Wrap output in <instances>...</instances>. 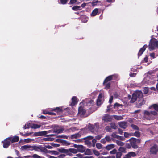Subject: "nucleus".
Listing matches in <instances>:
<instances>
[{"mask_svg":"<svg viewBox=\"0 0 158 158\" xmlns=\"http://www.w3.org/2000/svg\"><path fill=\"white\" fill-rule=\"evenodd\" d=\"M144 114L145 117L148 120L154 119L155 118L154 116L157 115V113L155 111L150 112L145 111Z\"/></svg>","mask_w":158,"mask_h":158,"instance_id":"1","label":"nucleus"},{"mask_svg":"<svg viewBox=\"0 0 158 158\" xmlns=\"http://www.w3.org/2000/svg\"><path fill=\"white\" fill-rule=\"evenodd\" d=\"M156 48H158V41L156 39H151L149 45V49L152 51L155 49Z\"/></svg>","mask_w":158,"mask_h":158,"instance_id":"2","label":"nucleus"},{"mask_svg":"<svg viewBox=\"0 0 158 158\" xmlns=\"http://www.w3.org/2000/svg\"><path fill=\"white\" fill-rule=\"evenodd\" d=\"M34 150L35 151L38 152H47L48 150L44 147H43L41 145L37 146L36 145H33L31 146V148L30 151Z\"/></svg>","mask_w":158,"mask_h":158,"instance_id":"3","label":"nucleus"},{"mask_svg":"<svg viewBox=\"0 0 158 158\" xmlns=\"http://www.w3.org/2000/svg\"><path fill=\"white\" fill-rule=\"evenodd\" d=\"M129 141L130 142V144L132 147L134 148H137L138 146L137 144L139 143L140 140L139 139H136L134 138H131Z\"/></svg>","mask_w":158,"mask_h":158,"instance_id":"4","label":"nucleus"},{"mask_svg":"<svg viewBox=\"0 0 158 158\" xmlns=\"http://www.w3.org/2000/svg\"><path fill=\"white\" fill-rule=\"evenodd\" d=\"M158 151V148L156 145H154L150 148V152L151 154H156Z\"/></svg>","mask_w":158,"mask_h":158,"instance_id":"5","label":"nucleus"},{"mask_svg":"<svg viewBox=\"0 0 158 158\" xmlns=\"http://www.w3.org/2000/svg\"><path fill=\"white\" fill-rule=\"evenodd\" d=\"M50 131H40L39 132H35L34 134V135L35 136H43L47 134L48 133L50 132Z\"/></svg>","mask_w":158,"mask_h":158,"instance_id":"6","label":"nucleus"},{"mask_svg":"<svg viewBox=\"0 0 158 158\" xmlns=\"http://www.w3.org/2000/svg\"><path fill=\"white\" fill-rule=\"evenodd\" d=\"M11 141L10 138H8L5 140L3 144V147L5 148H7L9 146Z\"/></svg>","mask_w":158,"mask_h":158,"instance_id":"7","label":"nucleus"},{"mask_svg":"<svg viewBox=\"0 0 158 158\" xmlns=\"http://www.w3.org/2000/svg\"><path fill=\"white\" fill-rule=\"evenodd\" d=\"M84 102L85 103H86L88 106L92 105L94 103V101L90 98L87 99L85 100Z\"/></svg>","mask_w":158,"mask_h":158,"instance_id":"8","label":"nucleus"},{"mask_svg":"<svg viewBox=\"0 0 158 158\" xmlns=\"http://www.w3.org/2000/svg\"><path fill=\"white\" fill-rule=\"evenodd\" d=\"M112 119L111 116L107 114H105L102 118V119L106 122L111 121Z\"/></svg>","mask_w":158,"mask_h":158,"instance_id":"9","label":"nucleus"},{"mask_svg":"<svg viewBox=\"0 0 158 158\" xmlns=\"http://www.w3.org/2000/svg\"><path fill=\"white\" fill-rule=\"evenodd\" d=\"M118 124L120 127L124 129L126 128L127 127V123L124 121L119 122Z\"/></svg>","mask_w":158,"mask_h":158,"instance_id":"10","label":"nucleus"},{"mask_svg":"<svg viewBox=\"0 0 158 158\" xmlns=\"http://www.w3.org/2000/svg\"><path fill=\"white\" fill-rule=\"evenodd\" d=\"M96 126L90 123L89 124L87 128L92 132H94L95 128Z\"/></svg>","mask_w":158,"mask_h":158,"instance_id":"11","label":"nucleus"},{"mask_svg":"<svg viewBox=\"0 0 158 158\" xmlns=\"http://www.w3.org/2000/svg\"><path fill=\"white\" fill-rule=\"evenodd\" d=\"M145 102V100H144L143 98H141L138 100L137 105L138 107H139L144 104Z\"/></svg>","mask_w":158,"mask_h":158,"instance_id":"12","label":"nucleus"},{"mask_svg":"<svg viewBox=\"0 0 158 158\" xmlns=\"http://www.w3.org/2000/svg\"><path fill=\"white\" fill-rule=\"evenodd\" d=\"M135 93L137 97V98H138L139 99L143 98H142L143 97V95L141 91H135Z\"/></svg>","mask_w":158,"mask_h":158,"instance_id":"13","label":"nucleus"},{"mask_svg":"<svg viewBox=\"0 0 158 158\" xmlns=\"http://www.w3.org/2000/svg\"><path fill=\"white\" fill-rule=\"evenodd\" d=\"M147 47V45H144L143 47H142L140 49L138 53V56H140L143 54V52L145 50Z\"/></svg>","mask_w":158,"mask_h":158,"instance_id":"14","label":"nucleus"},{"mask_svg":"<svg viewBox=\"0 0 158 158\" xmlns=\"http://www.w3.org/2000/svg\"><path fill=\"white\" fill-rule=\"evenodd\" d=\"M72 102L71 103V105L73 106L77 102V98L75 96H73L72 99Z\"/></svg>","mask_w":158,"mask_h":158,"instance_id":"15","label":"nucleus"},{"mask_svg":"<svg viewBox=\"0 0 158 158\" xmlns=\"http://www.w3.org/2000/svg\"><path fill=\"white\" fill-rule=\"evenodd\" d=\"M137 97L135 93H134L132 95V98L130 102L131 103H133L135 102L137 100Z\"/></svg>","mask_w":158,"mask_h":158,"instance_id":"16","label":"nucleus"},{"mask_svg":"<svg viewBox=\"0 0 158 158\" xmlns=\"http://www.w3.org/2000/svg\"><path fill=\"white\" fill-rule=\"evenodd\" d=\"M86 112V110L83 109L81 107H79L78 110V113L81 116L84 115Z\"/></svg>","mask_w":158,"mask_h":158,"instance_id":"17","label":"nucleus"},{"mask_svg":"<svg viewBox=\"0 0 158 158\" xmlns=\"http://www.w3.org/2000/svg\"><path fill=\"white\" fill-rule=\"evenodd\" d=\"M115 147L114 144H111L107 145L105 147L106 149L108 150H110Z\"/></svg>","mask_w":158,"mask_h":158,"instance_id":"18","label":"nucleus"},{"mask_svg":"<svg viewBox=\"0 0 158 158\" xmlns=\"http://www.w3.org/2000/svg\"><path fill=\"white\" fill-rule=\"evenodd\" d=\"M77 150L79 152L83 153L85 151V149L83 146L82 145H80Z\"/></svg>","mask_w":158,"mask_h":158,"instance_id":"19","label":"nucleus"},{"mask_svg":"<svg viewBox=\"0 0 158 158\" xmlns=\"http://www.w3.org/2000/svg\"><path fill=\"white\" fill-rule=\"evenodd\" d=\"M113 76H114V75H112L109 76L107 77L104 81L103 84H104L105 83L111 80L112 79Z\"/></svg>","mask_w":158,"mask_h":158,"instance_id":"20","label":"nucleus"},{"mask_svg":"<svg viewBox=\"0 0 158 158\" xmlns=\"http://www.w3.org/2000/svg\"><path fill=\"white\" fill-rule=\"evenodd\" d=\"M127 156H128L130 158L135 157L136 156L135 153L134 152H129L127 154Z\"/></svg>","mask_w":158,"mask_h":158,"instance_id":"21","label":"nucleus"},{"mask_svg":"<svg viewBox=\"0 0 158 158\" xmlns=\"http://www.w3.org/2000/svg\"><path fill=\"white\" fill-rule=\"evenodd\" d=\"M31 148V146L30 145H24L21 147V148L22 150H30Z\"/></svg>","mask_w":158,"mask_h":158,"instance_id":"22","label":"nucleus"},{"mask_svg":"<svg viewBox=\"0 0 158 158\" xmlns=\"http://www.w3.org/2000/svg\"><path fill=\"white\" fill-rule=\"evenodd\" d=\"M84 152V154L85 155H91L92 154L91 150L89 149H87L86 151L85 150Z\"/></svg>","mask_w":158,"mask_h":158,"instance_id":"23","label":"nucleus"},{"mask_svg":"<svg viewBox=\"0 0 158 158\" xmlns=\"http://www.w3.org/2000/svg\"><path fill=\"white\" fill-rule=\"evenodd\" d=\"M98 12V9L97 8L93 10L91 14V16H94L97 14Z\"/></svg>","mask_w":158,"mask_h":158,"instance_id":"24","label":"nucleus"},{"mask_svg":"<svg viewBox=\"0 0 158 158\" xmlns=\"http://www.w3.org/2000/svg\"><path fill=\"white\" fill-rule=\"evenodd\" d=\"M81 135L79 133H76L74 135H71V137L72 138H77L80 137Z\"/></svg>","mask_w":158,"mask_h":158,"instance_id":"25","label":"nucleus"},{"mask_svg":"<svg viewBox=\"0 0 158 158\" xmlns=\"http://www.w3.org/2000/svg\"><path fill=\"white\" fill-rule=\"evenodd\" d=\"M40 127L41 125H40L33 124L31 126V127L32 128L37 129L40 128Z\"/></svg>","mask_w":158,"mask_h":158,"instance_id":"26","label":"nucleus"},{"mask_svg":"<svg viewBox=\"0 0 158 158\" xmlns=\"http://www.w3.org/2000/svg\"><path fill=\"white\" fill-rule=\"evenodd\" d=\"M114 118L117 120H121L123 119V117L121 116H117L116 115H114L112 116Z\"/></svg>","mask_w":158,"mask_h":158,"instance_id":"27","label":"nucleus"},{"mask_svg":"<svg viewBox=\"0 0 158 158\" xmlns=\"http://www.w3.org/2000/svg\"><path fill=\"white\" fill-rule=\"evenodd\" d=\"M130 136H133V133H128L125 132L124 133V136L125 138H128Z\"/></svg>","mask_w":158,"mask_h":158,"instance_id":"28","label":"nucleus"},{"mask_svg":"<svg viewBox=\"0 0 158 158\" xmlns=\"http://www.w3.org/2000/svg\"><path fill=\"white\" fill-rule=\"evenodd\" d=\"M69 151L71 152V153L76 154L78 152L77 150L74 148H69Z\"/></svg>","mask_w":158,"mask_h":158,"instance_id":"29","label":"nucleus"},{"mask_svg":"<svg viewBox=\"0 0 158 158\" xmlns=\"http://www.w3.org/2000/svg\"><path fill=\"white\" fill-rule=\"evenodd\" d=\"M116 142L117 144L118 145L120 146H123L124 145V143L120 141L116 140Z\"/></svg>","mask_w":158,"mask_h":158,"instance_id":"30","label":"nucleus"},{"mask_svg":"<svg viewBox=\"0 0 158 158\" xmlns=\"http://www.w3.org/2000/svg\"><path fill=\"white\" fill-rule=\"evenodd\" d=\"M52 110L53 111H56L57 112H61L62 110L60 107H56L55 108L52 109Z\"/></svg>","mask_w":158,"mask_h":158,"instance_id":"31","label":"nucleus"},{"mask_svg":"<svg viewBox=\"0 0 158 158\" xmlns=\"http://www.w3.org/2000/svg\"><path fill=\"white\" fill-rule=\"evenodd\" d=\"M64 130L63 128H60L57 130L56 131H53L54 133H57L58 134L62 133Z\"/></svg>","mask_w":158,"mask_h":158,"instance_id":"32","label":"nucleus"},{"mask_svg":"<svg viewBox=\"0 0 158 158\" xmlns=\"http://www.w3.org/2000/svg\"><path fill=\"white\" fill-rule=\"evenodd\" d=\"M19 140V138L18 136L14 137L11 140L12 143L18 142Z\"/></svg>","mask_w":158,"mask_h":158,"instance_id":"33","label":"nucleus"},{"mask_svg":"<svg viewBox=\"0 0 158 158\" xmlns=\"http://www.w3.org/2000/svg\"><path fill=\"white\" fill-rule=\"evenodd\" d=\"M119 150L121 152L126 153V148L123 147H120L119 148Z\"/></svg>","mask_w":158,"mask_h":158,"instance_id":"34","label":"nucleus"},{"mask_svg":"<svg viewBox=\"0 0 158 158\" xmlns=\"http://www.w3.org/2000/svg\"><path fill=\"white\" fill-rule=\"evenodd\" d=\"M131 127L133 129L135 130L138 131L139 130V128L136 125L134 124H132L131 125Z\"/></svg>","mask_w":158,"mask_h":158,"instance_id":"35","label":"nucleus"},{"mask_svg":"<svg viewBox=\"0 0 158 158\" xmlns=\"http://www.w3.org/2000/svg\"><path fill=\"white\" fill-rule=\"evenodd\" d=\"M118 135H116V132H113L112 133L111 135V136L112 137V139H113V138H117V139L118 137Z\"/></svg>","mask_w":158,"mask_h":158,"instance_id":"36","label":"nucleus"},{"mask_svg":"<svg viewBox=\"0 0 158 158\" xmlns=\"http://www.w3.org/2000/svg\"><path fill=\"white\" fill-rule=\"evenodd\" d=\"M93 152L94 154L97 156H99L100 154V153H99L98 151L96 150H93Z\"/></svg>","mask_w":158,"mask_h":158,"instance_id":"37","label":"nucleus"},{"mask_svg":"<svg viewBox=\"0 0 158 158\" xmlns=\"http://www.w3.org/2000/svg\"><path fill=\"white\" fill-rule=\"evenodd\" d=\"M80 6H76L72 7V9L74 10H80Z\"/></svg>","mask_w":158,"mask_h":158,"instance_id":"38","label":"nucleus"},{"mask_svg":"<svg viewBox=\"0 0 158 158\" xmlns=\"http://www.w3.org/2000/svg\"><path fill=\"white\" fill-rule=\"evenodd\" d=\"M105 138L106 141L109 142H111L112 139V138H111V137L108 135L106 136Z\"/></svg>","mask_w":158,"mask_h":158,"instance_id":"39","label":"nucleus"},{"mask_svg":"<svg viewBox=\"0 0 158 158\" xmlns=\"http://www.w3.org/2000/svg\"><path fill=\"white\" fill-rule=\"evenodd\" d=\"M105 129L107 132H111L112 131L111 128L109 126H106Z\"/></svg>","mask_w":158,"mask_h":158,"instance_id":"40","label":"nucleus"},{"mask_svg":"<svg viewBox=\"0 0 158 158\" xmlns=\"http://www.w3.org/2000/svg\"><path fill=\"white\" fill-rule=\"evenodd\" d=\"M62 143L65 146L69 145L70 144V143L68 142L67 141H66L64 140H63Z\"/></svg>","mask_w":158,"mask_h":158,"instance_id":"41","label":"nucleus"},{"mask_svg":"<svg viewBox=\"0 0 158 158\" xmlns=\"http://www.w3.org/2000/svg\"><path fill=\"white\" fill-rule=\"evenodd\" d=\"M133 136H135L137 137H139L140 136V133L139 131H136L134 133H133Z\"/></svg>","mask_w":158,"mask_h":158,"instance_id":"42","label":"nucleus"},{"mask_svg":"<svg viewBox=\"0 0 158 158\" xmlns=\"http://www.w3.org/2000/svg\"><path fill=\"white\" fill-rule=\"evenodd\" d=\"M96 148L98 149H101L102 147V145L99 143H98L96 144Z\"/></svg>","mask_w":158,"mask_h":158,"instance_id":"43","label":"nucleus"},{"mask_svg":"<svg viewBox=\"0 0 158 158\" xmlns=\"http://www.w3.org/2000/svg\"><path fill=\"white\" fill-rule=\"evenodd\" d=\"M111 127L114 129H116L117 128V126L114 123H112L110 124Z\"/></svg>","mask_w":158,"mask_h":158,"instance_id":"44","label":"nucleus"},{"mask_svg":"<svg viewBox=\"0 0 158 158\" xmlns=\"http://www.w3.org/2000/svg\"><path fill=\"white\" fill-rule=\"evenodd\" d=\"M49 152H48L49 153H51L52 154H54V155H58V152L55 151H49Z\"/></svg>","mask_w":158,"mask_h":158,"instance_id":"45","label":"nucleus"},{"mask_svg":"<svg viewBox=\"0 0 158 158\" xmlns=\"http://www.w3.org/2000/svg\"><path fill=\"white\" fill-rule=\"evenodd\" d=\"M100 98H98L97 100V104L98 106L100 105L102 103L103 101L101 100H100Z\"/></svg>","mask_w":158,"mask_h":158,"instance_id":"46","label":"nucleus"},{"mask_svg":"<svg viewBox=\"0 0 158 158\" xmlns=\"http://www.w3.org/2000/svg\"><path fill=\"white\" fill-rule=\"evenodd\" d=\"M32 157L34 158H42V157L39 156L36 154H34L32 156Z\"/></svg>","mask_w":158,"mask_h":158,"instance_id":"47","label":"nucleus"},{"mask_svg":"<svg viewBox=\"0 0 158 158\" xmlns=\"http://www.w3.org/2000/svg\"><path fill=\"white\" fill-rule=\"evenodd\" d=\"M122 153L120 152H118L116 154V158H121Z\"/></svg>","mask_w":158,"mask_h":158,"instance_id":"48","label":"nucleus"},{"mask_svg":"<svg viewBox=\"0 0 158 158\" xmlns=\"http://www.w3.org/2000/svg\"><path fill=\"white\" fill-rule=\"evenodd\" d=\"M103 95L102 94L100 93L99 95L98 98H100V100H101L102 101H103Z\"/></svg>","mask_w":158,"mask_h":158,"instance_id":"49","label":"nucleus"},{"mask_svg":"<svg viewBox=\"0 0 158 158\" xmlns=\"http://www.w3.org/2000/svg\"><path fill=\"white\" fill-rule=\"evenodd\" d=\"M30 126V123H27L23 127V128L24 129H26L27 128H29Z\"/></svg>","mask_w":158,"mask_h":158,"instance_id":"50","label":"nucleus"},{"mask_svg":"<svg viewBox=\"0 0 158 158\" xmlns=\"http://www.w3.org/2000/svg\"><path fill=\"white\" fill-rule=\"evenodd\" d=\"M32 133H33L32 132H27L23 135H22V136H28L29 135H31Z\"/></svg>","mask_w":158,"mask_h":158,"instance_id":"51","label":"nucleus"},{"mask_svg":"<svg viewBox=\"0 0 158 158\" xmlns=\"http://www.w3.org/2000/svg\"><path fill=\"white\" fill-rule=\"evenodd\" d=\"M87 19L88 18L85 16L83 17L82 18V21L84 23L86 22L87 21Z\"/></svg>","mask_w":158,"mask_h":158,"instance_id":"52","label":"nucleus"},{"mask_svg":"<svg viewBox=\"0 0 158 158\" xmlns=\"http://www.w3.org/2000/svg\"><path fill=\"white\" fill-rule=\"evenodd\" d=\"M154 109L156 111H158V105L155 104L153 105Z\"/></svg>","mask_w":158,"mask_h":158,"instance_id":"53","label":"nucleus"},{"mask_svg":"<svg viewBox=\"0 0 158 158\" xmlns=\"http://www.w3.org/2000/svg\"><path fill=\"white\" fill-rule=\"evenodd\" d=\"M117 152V150L115 149H114L112 150L110 152V153L112 154H114L116 153Z\"/></svg>","mask_w":158,"mask_h":158,"instance_id":"54","label":"nucleus"},{"mask_svg":"<svg viewBox=\"0 0 158 158\" xmlns=\"http://www.w3.org/2000/svg\"><path fill=\"white\" fill-rule=\"evenodd\" d=\"M69 149H67L65 153H66V155H69L70 156H72V154L71 153V152H70V151H69Z\"/></svg>","mask_w":158,"mask_h":158,"instance_id":"55","label":"nucleus"},{"mask_svg":"<svg viewBox=\"0 0 158 158\" xmlns=\"http://www.w3.org/2000/svg\"><path fill=\"white\" fill-rule=\"evenodd\" d=\"M93 138V137L91 136H89L83 138L84 139H88L89 140L92 139Z\"/></svg>","mask_w":158,"mask_h":158,"instance_id":"56","label":"nucleus"},{"mask_svg":"<svg viewBox=\"0 0 158 158\" xmlns=\"http://www.w3.org/2000/svg\"><path fill=\"white\" fill-rule=\"evenodd\" d=\"M65 156L66 155L64 154H61L58 156V158H64Z\"/></svg>","mask_w":158,"mask_h":158,"instance_id":"57","label":"nucleus"},{"mask_svg":"<svg viewBox=\"0 0 158 158\" xmlns=\"http://www.w3.org/2000/svg\"><path fill=\"white\" fill-rule=\"evenodd\" d=\"M77 2V0H70L69 4H73Z\"/></svg>","mask_w":158,"mask_h":158,"instance_id":"58","label":"nucleus"},{"mask_svg":"<svg viewBox=\"0 0 158 158\" xmlns=\"http://www.w3.org/2000/svg\"><path fill=\"white\" fill-rule=\"evenodd\" d=\"M34 140L33 139H31L30 138H28L25 139V141L27 143H29L30 142L33 141Z\"/></svg>","mask_w":158,"mask_h":158,"instance_id":"59","label":"nucleus"},{"mask_svg":"<svg viewBox=\"0 0 158 158\" xmlns=\"http://www.w3.org/2000/svg\"><path fill=\"white\" fill-rule=\"evenodd\" d=\"M96 142H97L96 139H93L92 142L93 145V147H94L95 146V144L96 143Z\"/></svg>","mask_w":158,"mask_h":158,"instance_id":"60","label":"nucleus"},{"mask_svg":"<svg viewBox=\"0 0 158 158\" xmlns=\"http://www.w3.org/2000/svg\"><path fill=\"white\" fill-rule=\"evenodd\" d=\"M117 139H119L121 140H125V138L123 136H118V137L117 138Z\"/></svg>","mask_w":158,"mask_h":158,"instance_id":"61","label":"nucleus"},{"mask_svg":"<svg viewBox=\"0 0 158 158\" xmlns=\"http://www.w3.org/2000/svg\"><path fill=\"white\" fill-rule=\"evenodd\" d=\"M110 87V83H108L106 84L105 85V88L106 89H109Z\"/></svg>","mask_w":158,"mask_h":158,"instance_id":"62","label":"nucleus"},{"mask_svg":"<svg viewBox=\"0 0 158 158\" xmlns=\"http://www.w3.org/2000/svg\"><path fill=\"white\" fill-rule=\"evenodd\" d=\"M106 140L105 138L102 139L101 140V142L103 144H105L106 142Z\"/></svg>","mask_w":158,"mask_h":158,"instance_id":"63","label":"nucleus"},{"mask_svg":"<svg viewBox=\"0 0 158 158\" xmlns=\"http://www.w3.org/2000/svg\"><path fill=\"white\" fill-rule=\"evenodd\" d=\"M76 156L79 158H83L84 157L81 154H77Z\"/></svg>","mask_w":158,"mask_h":158,"instance_id":"64","label":"nucleus"}]
</instances>
